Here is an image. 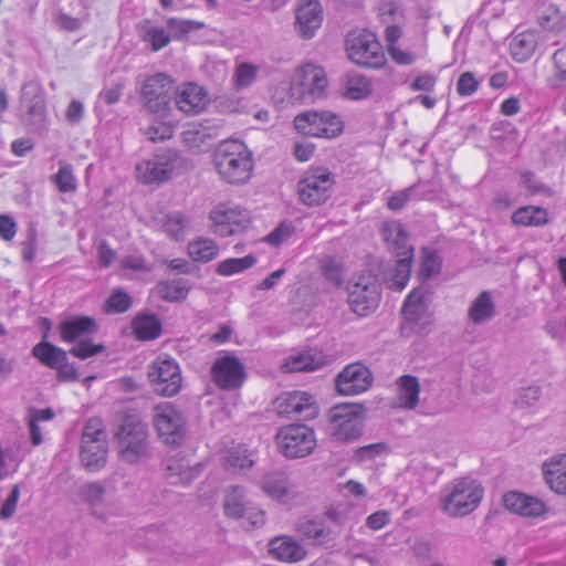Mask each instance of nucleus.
<instances>
[{
	"instance_id": "6",
	"label": "nucleus",
	"mask_w": 566,
	"mask_h": 566,
	"mask_svg": "<svg viewBox=\"0 0 566 566\" xmlns=\"http://www.w3.org/2000/svg\"><path fill=\"white\" fill-rule=\"evenodd\" d=\"M363 408L354 403H342L328 412L327 434L338 442H350L363 432Z\"/></svg>"
},
{
	"instance_id": "13",
	"label": "nucleus",
	"mask_w": 566,
	"mask_h": 566,
	"mask_svg": "<svg viewBox=\"0 0 566 566\" xmlns=\"http://www.w3.org/2000/svg\"><path fill=\"white\" fill-rule=\"evenodd\" d=\"M148 377L154 390L161 396L172 397L181 389L182 377L180 367L168 355H159L153 361Z\"/></svg>"
},
{
	"instance_id": "57",
	"label": "nucleus",
	"mask_w": 566,
	"mask_h": 566,
	"mask_svg": "<svg viewBox=\"0 0 566 566\" xmlns=\"http://www.w3.org/2000/svg\"><path fill=\"white\" fill-rule=\"evenodd\" d=\"M379 15L385 23L397 22L402 18V10L392 0H381L379 2Z\"/></svg>"
},
{
	"instance_id": "63",
	"label": "nucleus",
	"mask_w": 566,
	"mask_h": 566,
	"mask_svg": "<svg viewBox=\"0 0 566 566\" xmlns=\"http://www.w3.org/2000/svg\"><path fill=\"white\" fill-rule=\"evenodd\" d=\"M123 269L133 271H147L148 266L144 256L140 253H134L130 255L123 256L119 261Z\"/></svg>"
},
{
	"instance_id": "10",
	"label": "nucleus",
	"mask_w": 566,
	"mask_h": 566,
	"mask_svg": "<svg viewBox=\"0 0 566 566\" xmlns=\"http://www.w3.org/2000/svg\"><path fill=\"white\" fill-rule=\"evenodd\" d=\"M22 120L32 129L40 130L48 125L45 93L36 81L23 83L19 97Z\"/></svg>"
},
{
	"instance_id": "49",
	"label": "nucleus",
	"mask_w": 566,
	"mask_h": 566,
	"mask_svg": "<svg viewBox=\"0 0 566 566\" xmlns=\"http://www.w3.org/2000/svg\"><path fill=\"white\" fill-rule=\"evenodd\" d=\"M202 27V22H198L195 20H186L179 18H169L167 20V29L169 35H171L175 39H181L186 36L188 33L199 30Z\"/></svg>"
},
{
	"instance_id": "60",
	"label": "nucleus",
	"mask_w": 566,
	"mask_h": 566,
	"mask_svg": "<svg viewBox=\"0 0 566 566\" xmlns=\"http://www.w3.org/2000/svg\"><path fill=\"white\" fill-rule=\"evenodd\" d=\"M292 234V229L290 226H285L282 223L277 228H275L271 233H269L264 241L271 245L279 247L284 241H286Z\"/></svg>"
},
{
	"instance_id": "45",
	"label": "nucleus",
	"mask_w": 566,
	"mask_h": 566,
	"mask_svg": "<svg viewBox=\"0 0 566 566\" xmlns=\"http://www.w3.org/2000/svg\"><path fill=\"white\" fill-rule=\"evenodd\" d=\"M161 325L155 315L138 316L134 321V333L138 339L149 340L159 336Z\"/></svg>"
},
{
	"instance_id": "59",
	"label": "nucleus",
	"mask_w": 566,
	"mask_h": 566,
	"mask_svg": "<svg viewBox=\"0 0 566 566\" xmlns=\"http://www.w3.org/2000/svg\"><path fill=\"white\" fill-rule=\"evenodd\" d=\"M479 88V82L471 72L460 75L457 83V92L460 96H471Z\"/></svg>"
},
{
	"instance_id": "34",
	"label": "nucleus",
	"mask_w": 566,
	"mask_h": 566,
	"mask_svg": "<svg viewBox=\"0 0 566 566\" xmlns=\"http://www.w3.org/2000/svg\"><path fill=\"white\" fill-rule=\"evenodd\" d=\"M296 531L303 537L319 545L325 544L335 537L334 532L322 518L301 520L296 525Z\"/></svg>"
},
{
	"instance_id": "1",
	"label": "nucleus",
	"mask_w": 566,
	"mask_h": 566,
	"mask_svg": "<svg viewBox=\"0 0 566 566\" xmlns=\"http://www.w3.org/2000/svg\"><path fill=\"white\" fill-rule=\"evenodd\" d=\"M213 165L221 180L229 185H244L253 174L254 163L244 143L221 142L213 153Z\"/></svg>"
},
{
	"instance_id": "38",
	"label": "nucleus",
	"mask_w": 566,
	"mask_h": 566,
	"mask_svg": "<svg viewBox=\"0 0 566 566\" xmlns=\"http://www.w3.org/2000/svg\"><path fill=\"white\" fill-rule=\"evenodd\" d=\"M549 221L546 209L536 206H524L512 214V222L518 227H542Z\"/></svg>"
},
{
	"instance_id": "19",
	"label": "nucleus",
	"mask_w": 566,
	"mask_h": 566,
	"mask_svg": "<svg viewBox=\"0 0 566 566\" xmlns=\"http://www.w3.org/2000/svg\"><path fill=\"white\" fill-rule=\"evenodd\" d=\"M175 166L174 153L156 154L136 165V177L143 184H161L170 178Z\"/></svg>"
},
{
	"instance_id": "15",
	"label": "nucleus",
	"mask_w": 566,
	"mask_h": 566,
	"mask_svg": "<svg viewBox=\"0 0 566 566\" xmlns=\"http://www.w3.org/2000/svg\"><path fill=\"white\" fill-rule=\"evenodd\" d=\"M334 180L322 169L306 171L297 182V196L308 207L324 203L331 196Z\"/></svg>"
},
{
	"instance_id": "39",
	"label": "nucleus",
	"mask_w": 566,
	"mask_h": 566,
	"mask_svg": "<svg viewBox=\"0 0 566 566\" xmlns=\"http://www.w3.org/2000/svg\"><path fill=\"white\" fill-rule=\"evenodd\" d=\"M32 355L43 365L55 369L67 360L66 352L49 342L42 340L32 348Z\"/></svg>"
},
{
	"instance_id": "7",
	"label": "nucleus",
	"mask_w": 566,
	"mask_h": 566,
	"mask_svg": "<svg viewBox=\"0 0 566 566\" xmlns=\"http://www.w3.org/2000/svg\"><path fill=\"white\" fill-rule=\"evenodd\" d=\"M348 304L354 313L366 316L374 312L380 301V284L370 272L354 276L347 286Z\"/></svg>"
},
{
	"instance_id": "31",
	"label": "nucleus",
	"mask_w": 566,
	"mask_h": 566,
	"mask_svg": "<svg viewBox=\"0 0 566 566\" xmlns=\"http://www.w3.org/2000/svg\"><path fill=\"white\" fill-rule=\"evenodd\" d=\"M325 364V357L321 352L301 350L290 354L282 364L285 373L313 371Z\"/></svg>"
},
{
	"instance_id": "58",
	"label": "nucleus",
	"mask_w": 566,
	"mask_h": 566,
	"mask_svg": "<svg viewBox=\"0 0 566 566\" xmlns=\"http://www.w3.org/2000/svg\"><path fill=\"white\" fill-rule=\"evenodd\" d=\"M104 346L101 344H94L91 340H82L75 346H73L70 350V353L81 359H86L88 357H92L96 354H99L103 352Z\"/></svg>"
},
{
	"instance_id": "20",
	"label": "nucleus",
	"mask_w": 566,
	"mask_h": 566,
	"mask_svg": "<svg viewBox=\"0 0 566 566\" xmlns=\"http://www.w3.org/2000/svg\"><path fill=\"white\" fill-rule=\"evenodd\" d=\"M277 412L286 417L310 420L316 417L317 406L312 395L305 391H293L282 395L276 400Z\"/></svg>"
},
{
	"instance_id": "22",
	"label": "nucleus",
	"mask_w": 566,
	"mask_h": 566,
	"mask_svg": "<svg viewBox=\"0 0 566 566\" xmlns=\"http://www.w3.org/2000/svg\"><path fill=\"white\" fill-rule=\"evenodd\" d=\"M211 376L214 384L223 390L241 387L245 378L243 365L233 356L217 358L211 368Z\"/></svg>"
},
{
	"instance_id": "16",
	"label": "nucleus",
	"mask_w": 566,
	"mask_h": 566,
	"mask_svg": "<svg viewBox=\"0 0 566 566\" xmlns=\"http://www.w3.org/2000/svg\"><path fill=\"white\" fill-rule=\"evenodd\" d=\"M172 80L170 76L158 73L146 78L142 87V98L145 107L158 116L168 113L171 102Z\"/></svg>"
},
{
	"instance_id": "37",
	"label": "nucleus",
	"mask_w": 566,
	"mask_h": 566,
	"mask_svg": "<svg viewBox=\"0 0 566 566\" xmlns=\"http://www.w3.org/2000/svg\"><path fill=\"white\" fill-rule=\"evenodd\" d=\"M420 385L416 377L405 375L398 381V406L412 410L419 401Z\"/></svg>"
},
{
	"instance_id": "54",
	"label": "nucleus",
	"mask_w": 566,
	"mask_h": 566,
	"mask_svg": "<svg viewBox=\"0 0 566 566\" xmlns=\"http://www.w3.org/2000/svg\"><path fill=\"white\" fill-rule=\"evenodd\" d=\"M542 389L537 385H532L528 387L521 388L515 398V406L521 409H527L533 406L541 399Z\"/></svg>"
},
{
	"instance_id": "46",
	"label": "nucleus",
	"mask_w": 566,
	"mask_h": 566,
	"mask_svg": "<svg viewBox=\"0 0 566 566\" xmlns=\"http://www.w3.org/2000/svg\"><path fill=\"white\" fill-rule=\"evenodd\" d=\"M51 180L56 185L60 192H73L77 188V180L73 174V168L66 161H59V171L51 176Z\"/></svg>"
},
{
	"instance_id": "52",
	"label": "nucleus",
	"mask_w": 566,
	"mask_h": 566,
	"mask_svg": "<svg viewBox=\"0 0 566 566\" xmlns=\"http://www.w3.org/2000/svg\"><path fill=\"white\" fill-rule=\"evenodd\" d=\"M259 67L251 63H240L233 76L234 85L238 90H243L251 86L258 75Z\"/></svg>"
},
{
	"instance_id": "14",
	"label": "nucleus",
	"mask_w": 566,
	"mask_h": 566,
	"mask_svg": "<svg viewBox=\"0 0 566 566\" xmlns=\"http://www.w3.org/2000/svg\"><path fill=\"white\" fill-rule=\"evenodd\" d=\"M294 126L303 135L334 138L343 132L340 117L327 111H312L297 115Z\"/></svg>"
},
{
	"instance_id": "18",
	"label": "nucleus",
	"mask_w": 566,
	"mask_h": 566,
	"mask_svg": "<svg viewBox=\"0 0 566 566\" xmlns=\"http://www.w3.org/2000/svg\"><path fill=\"white\" fill-rule=\"evenodd\" d=\"M213 226V232L227 238L242 231L249 221L245 209L234 203H219L209 214Z\"/></svg>"
},
{
	"instance_id": "3",
	"label": "nucleus",
	"mask_w": 566,
	"mask_h": 566,
	"mask_svg": "<svg viewBox=\"0 0 566 566\" xmlns=\"http://www.w3.org/2000/svg\"><path fill=\"white\" fill-rule=\"evenodd\" d=\"M118 455L128 463H136L149 454L147 426L137 417H126L115 433Z\"/></svg>"
},
{
	"instance_id": "53",
	"label": "nucleus",
	"mask_w": 566,
	"mask_h": 566,
	"mask_svg": "<svg viewBox=\"0 0 566 566\" xmlns=\"http://www.w3.org/2000/svg\"><path fill=\"white\" fill-rule=\"evenodd\" d=\"M352 509L353 505L350 503H338L336 505L328 507L325 511L324 515L328 521L334 523L336 526H344L349 521L354 520V517L350 515Z\"/></svg>"
},
{
	"instance_id": "23",
	"label": "nucleus",
	"mask_w": 566,
	"mask_h": 566,
	"mask_svg": "<svg viewBox=\"0 0 566 566\" xmlns=\"http://www.w3.org/2000/svg\"><path fill=\"white\" fill-rule=\"evenodd\" d=\"M373 382L370 370L360 363L346 366L336 378V389L343 396L365 392Z\"/></svg>"
},
{
	"instance_id": "17",
	"label": "nucleus",
	"mask_w": 566,
	"mask_h": 566,
	"mask_svg": "<svg viewBox=\"0 0 566 566\" xmlns=\"http://www.w3.org/2000/svg\"><path fill=\"white\" fill-rule=\"evenodd\" d=\"M424 295L426 291L423 289H413L406 297L402 306L405 328H409L416 334H427L433 322Z\"/></svg>"
},
{
	"instance_id": "61",
	"label": "nucleus",
	"mask_w": 566,
	"mask_h": 566,
	"mask_svg": "<svg viewBox=\"0 0 566 566\" xmlns=\"http://www.w3.org/2000/svg\"><path fill=\"white\" fill-rule=\"evenodd\" d=\"M84 105L81 101L73 99L66 107L65 119L71 125L78 124L84 117Z\"/></svg>"
},
{
	"instance_id": "25",
	"label": "nucleus",
	"mask_w": 566,
	"mask_h": 566,
	"mask_svg": "<svg viewBox=\"0 0 566 566\" xmlns=\"http://www.w3.org/2000/svg\"><path fill=\"white\" fill-rule=\"evenodd\" d=\"M543 480L557 495H566V453L554 454L541 464Z\"/></svg>"
},
{
	"instance_id": "32",
	"label": "nucleus",
	"mask_w": 566,
	"mask_h": 566,
	"mask_svg": "<svg viewBox=\"0 0 566 566\" xmlns=\"http://www.w3.org/2000/svg\"><path fill=\"white\" fill-rule=\"evenodd\" d=\"M96 329L95 321L90 316H72L64 319L59 326L61 338L66 343H74L82 337L90 336Z\"/></svg>"
},
{
	"instance_id": "55",
	"label": "nucleus",
	"mask_w": 566,
	"mask_h": 566,
	"mask_svg": "<svg viewBox=\"0 0 566 566\" xmlns=\"http://www.w3.org/2000/svg\"><path fill=\"white\" fill-rule=\"evenodd\" d=\"M132 305L130 296L120 290L114 291L106 301L108 313H124Z\"/></svg>"
},
{
	"instance_id": "48",
	"label": "nucleus",
	"mask_w": 566,
	"mask_h": 566,
	"mask_svg": "<svg viewBox=\"0 0 566 566\" xmlns=\"http://www.w3.org/2000/svg\"><path fill=\"white\" fill-rule=\"evenodd\" d=\"M255 263L256 259L251 254L243 258L227 259L218 264L217 273L222 276H230L252 268Z\"/></svg>"
},
{
	"instance_id": "4",
	"label": "nucleus",
	"mask_w": 566,
	"mask_h": 566,
	"mask_svg": "<svg viewBox=\"0 0 566 566\" xmlns=\"http://www.w3.org/2000/svg\"><path fill=\"white\" fill-rule=\"evenodd\" d=\"M483 497L482 486L473 480L457 479L444 486L440 505L450 516H464L474 511Z\"/></svg>"
},
{
	"instance_id": "28",
	"label": "nucleus",
	"mask_w": 566,
	"mask_h": 566,
	"mask_svg": "<svg viewBox=\"0 0 566 566\" xmlns=\"http://www.w3.org/2000/svg\"><path fill=\"white\" fill-rule=\"evenodd\" d=\"M269 554L283 563H297L306 557V549L291 536L274 537L269 543Z\"/></svg>"
},
{
	"instance_id": "21",
	"label": "nucleus",
	"mask_w": 566,
	"mask_h": 566,
	"mask_svg": "<svg viewBox=\"0 0 566 566\" xmlns=\"http://www.w3.org/2000/svg\"><path fill=\"white\" fill-rule=\"evenodd\" d=\"M503 505L511 513L527 518H545L549 512V507L542 499L518 491L505 493Z\"/></svg>"
},
{
	"instance_id": "41",
	"label": "nucleus",
	"mask_w": 566,
	"mask_h": 566,
	"mask_svg": "<svg viewBox=\"0 0 566 566\" xmlns=\"http://www.w3.org/2000/svg\"><path fill=\"white\" fill-rule=\"evenodd\" d=\"M495 314V305L492 301L491 294L483 291L472 303L469 308L468 315L470 321L479 325L490 321Z\"/></svg>"
},
{
	"instance_id": "9",
	"label": "nucleus",
	"mask_w": 566,
	"mask_h": 566,
	"mask_svg": "<svg viewBox=\"0 0 566 566\" xmlns=\"http://www.w3.org/2000/svg\"><path fill=\"white\" fill-rule=\"evenodd\" d=\"M384 237L387 241L392 240L399 260L396 263L394 274L388 281V286L395 291H402L411 273L412 248L407 245V233L399 223L392 222L384 226Z\"/></svg>"
},
{
	"instance_id": "36",
	"label": "nucleus",
	"mask_w": 566,
	"mask_h": 566,
	"mask_svg": "<svg viewBox=\"0 0 566 566\" xmlns=\"http://www.w3.org/2000/svg\"><path fill=\"white\" fill-rule=\"evenodd\" d=\"M344 95L353 101L367 97L373 92L368 77L358 72H349L343 78Z\"/></svg>"
},
{
	"instance_id": "29",
	"label": "nucleus",
	"mask_w": 566,
	"mask_h": 566,
	"mask_svg": "<svg viewBox=\"0 0 566 566\" xmlns=\"http://www.w3.org/2000/svg\"><path fill=\"white\" fill-rule=\"evenodd\" d=\"M264 493L281 503H287L297 494L287 475L283 472H273L266 474L260 482Z\"/></svg>"
},
{
	"instance_id": "64",
	"label": "nucleus",
	"mask_w": 566,
	"mask_h": 566,
	"mask_svg": "<svg viewBox=\"0 0 566 566\" xmlns=\"http://www.w3.org/2000/svg\"><path fill=\"white\" fill-rule=\"evenodd\" d=\"M19 496H20V491H19L18 485H15V486H13V489L11 490V493L9 494V496L7 497V500L4 501V503L2 504V506L0 509L1 518L7 520L14 514L17 503L19 501Z\"/></svg>"
},
{
	"instance_id": "51",
	"label": "nucleus",
	"mask_w": 566,
	"mask_h": 566,
	"mask_svg": "<svg viewBox=\"0 0 566 566\" xmlns=\"http://www.w3.org/2000/svg\"><path fill=\"white\" fill-rule=\"evenodd\" d=\"M187 224L188 220L182 213L174 212L166 217L164 228L170 238L179 241L185 238Z\"/></svg>"
},
{
	"instance_id": "43",
	"label": "nucleus",
	"mask_w": 566,
	"mask_h": 566,
	"mask_svg": "<svg viewBox=\"0 0 566 566\" xmlns=\"http://www.w3.org/2000/svg\"><path fill=\"white\" fill-rule=\"evenodd\" d=\"M553 69L547 78L553 90L566 88V46L558 49L552 55Z\"/></svg>"
},
{
	"instance_id": "33",
	"label": "nucleus",
	"mask_w": 566,
	"mask_h": 566,
	"mask_svg": "<svg viewBox=\"0 0 566 566\" xmlns=\"http://www.w3.org/2000/svg\"><path fill=\"white\" fill-rule=\"evenodd\" d=\"M541 39V32L537 30H527L516 34L510 43L512 57L517 62L527 61L533 55Z\"/></svg>"
},
{
	"instance_id": "26",
	"label": "nucleus",
	"mask_w": 566,
	"mask_h": 566,
	"mask_svg": "<svg viewBox=\"0 0 566 566\" xmlns=\"http://www.w3.org/2000/svg\"><path fill=\"white\" fill-rule=\"evenodd\" d=\"M175 104L177 108L184 114H199L206 108L208 104L207 92L202 86L198 84L188 83L176 92Z\"/></svg>"
},
{
	"instance_id": "44",
	"label": "nucleus",
	"mask_w": 566,
	"mask_h": 566,
	"mask_svg": "<svg viewBox=\"0 0 566 566\" xmlns=\"http://www.w3.org/2000/svg\"><path fill=\"white\" fill-rule=\"evenodd\" d=\"M159 296L168 302H179L187 297L189 285L184 279L168 280L158 284Z\"/></svg>"
},
{
	"instance_id": "27",
	"label": "nucleus",
	"mask_w": 566,
	"mask_h": 566,
	"mask_svg": "<svg viewBox=\"0 0 566 566\" xmlns=\"http://www.w3.org/2000/svg\"><path fill=\"white\" fill-rule=\"evenodd\" d=\"M78 496L85 503L91 513L105 521L109 513V503L105 485L99 481L88 482L80 486Z\"/></svg>"
},
{
	"instance_id": "47",
	"label": "nucleus",
	"mask_w": 566,
	"mask_h": 566,
	"mask_svg": "<svg viewBox=\"0 0 566 566\" xmlns=\"http://www.w3.org/2000/svg\"><path fill=\"white\" fill-rule=\"evenodd\" d=\"M389 453V448L384 442H377L357 448L353 454V461L359 464L374 462Z\"/></svg>"
},
{
	"instance_id": "2",
	"label": "nucleus",
	"mask_w": 566,
	"mask_h": 566,
	"mask_svg": "<svg viewBox=\"0 0 566 566\" xmlns=\"http://www.w3.org/2000/svg\"><path fill=\"white\" fill-rule=\"evenodd\" d=\"M328 85L323 67L313 63L304 64L295 70L289 85L286 103H307L322 98ZM285 101L284 97L281 98Z\"/></svg>"
},
{
	"instance_id": "30",
	"label": "nucleus",
	"mask_w": 566,
	"mask_h": 566,
	"mask_svg": "<svg viewBox=\"0 0 566 566\" xmlns=\"http://www.w3.org/2000/svg\"><path fill=\"white\" fill-rule=\"evenodd\" d=\"M201 473V467L191 465L184 458H172L167 461L165 478L171 485H189Z\"/></svg>"
},
{
	"instance_id": "62",
	"label": "nucleus",
	"mask_w": 566,
	"mask_h": 566,
	"mask_svg": "<svg viewBox=\"0 0 566 566\" xmlns=\"http://www.w3.org/2000/svg\"><path fill=\"white\" fill-rule=\"evenodd\" d=\"M413 192H415V187H409V188H406L401 191L394 193L388 199V202H387L388 208L390 210H399V209L403 208L407 205V202L410 200Z\"/></svg>"
},
{
	"instance_id": "12",
	"label": "nucleus",
	"mask_w": 566,
	"mask_h": 566,
	"mask_svg": "<svg viewBox=\"0 0 566 566\" xmlns=\"http://www.w3.org/2000/svg\"><path fill=\"white\" fill-rule=\"evenodd\" d=\"M276 440L282 454L290 459L307 457L316 447L314 431L304 424H290L281 428Z\"/></svg>"
},
{
	"instance_id": "40",
	"label": "nucleus",
	"mask_w": 566,
	"mask_h": 566,
	"mask_svg": "<svg viewBox=\"0 0 566 566\" xmlns=\"http://www.w3.org/2000/svg\"><path fill=\"white\" fill-rule=\"evenodd\" d=\"M249 502L242 486H230L224 494L223 510L227 516L241 518L244 516Z\"/></svg>"
},
{
	"instance_id": "8",
	"label": "nucleus",
	"mask_w": 566,
	"mask_h": 566,
	"mask_svg": "<svg viewBox=\"0 0 566 566\" xmlns=\"http://www.w3.org/2000/svg\"><path fill=\"white\" fill-rule=\"evenodd\" d=\"M153 423L159 439L168 446H180L186 437V418L171 402L158 403L153 410Z\"/></svg>"
},
{
	"instance_id": "24",
	"label": "nucleus",
	"mask_w": 566,
	"mask_h": 566,
	"mask_svg": "<svg viewBox=\"0 0 566 566\" xmlns=\"http://www.w3.org/2000/svg\"><path fill=\"white\" fill-rule=\"evenodd\" d=\"M323 22L322 6L317 0H301L296 10V31L303 39H312Z\"/></svg>"
},
{
	"instance_id": "56",
	"label": "nucleus",
	"mask_w": 566,
	"mask_h": 566,
	"mask_svg": "<svg viewBox=\"0 0 566 566\" xmlns=\"http://www.w3.org/2000/svg\"><path fill=\"white\" fill-rule=\"evenodd\" d=\"M144 40L150 43L154 51H159L168 45L170 35L161 28L151 27L145 32Z\"/></svg>"
},
{
	"instance_id": "5",
	"label": "nucleus",
	"mask_w": 566,
	"mask_h": 566,
	"mask_svg": "<svg viewBox=\"0 0 566 566\" xmlns=\"http://www.w3.org/2000/svg\"><path fill=\"white\" fill-rule=\"evenodd\" d=\"M80 458L83 467L90 472H97L106 465L107 440L101 419L91 418L86 421L82 433Z\"/></svg>"
},
{
	"instance_id": "42",
	"label": "nucleus",
	"mask_w": 566,
	"mask_h": 566,
	"mask_svg": "<svg viewBox=\"0 0 566 566\" xmlns=\"http://www.w3.org/2000/svg\"><path fill=\"white\" fill-rule=\"evenodd\" d=\"M188 254L196 262L207 263L219 254L217 243L208 238H199L188 244Z\"/></svg>"
},
{
	"instance_id": "11",
	"label": "nucleus",
	"mask_w": 566,
	"mask_h": 566,
	"mask_svg": "<svg viewBox=\"0 0 566 566\" xmlns=\"http://www.w3.org/2000/svg\"><path fill=\"white\" fill-rule=\"evenodd\" d=\"M348 57L358 65L379 69L386 57L376 35L369 31L352 32L346 39Z\"/></svg>"
},
{
	"instance_id": "35",
	"label": "nucleus",
	"mask_w": 566,
	"mask_h": 566,
	"mask_svg": "<svg viewBox=\"0 0 566 566\" xmlns=\"http://www.w3.org/2000/svg\"><path fill=\"white\" fill-rule=\"evenodd\" d=\"M224 467L233 472H244L250 470L255 460L254 454L244 444H234L230 447L223 455Z\"/></svg>"
},
{
	"instance_id": "50",
	"label": "nucleus",
	"mask_w": 566,
	"mask_h": 566,
	"mask_svg": "<svg viewBox=\"0 0 566 566\" xmlns=\"http://www.w3.org/2000/svg\"><path fill=\"white\" fill-rule=\"evenodd\" d=\"M322 272L326 281L334 286H339L344 282V269L339 260L327 256L322 261Z\"/></svg>"
}]
</instances>
